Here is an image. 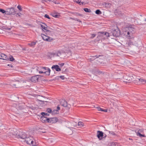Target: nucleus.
Instances as JSON below:
<instances>
[{"mask_svg":"<svg viewBox=\"0 0 146 146\" xmlns=\"http://www.w3.org/2000/svg\"><path fill=\"white\" fill-rule=\"evenodd\" d=\"M17 137L20 139L24 140L27 143L30 145L32 146L36 145V143L33 137L27 134L24 132H21Z\"/></svg>","mask_w":146,"mask_h":146,"instance_id":"obj_1","label":"nucleus"},{"mask_svg":"<svg viewBox=\"0 0 146 146\" xmlns=\"http://www.w3.org/2000/svg\"><path fill=\"white\" fill-rule=\"evenodd\" d=\"M16 11L13 7L8 8L6 10V14L7 15H14Z\"/></svg>","mask_w":146,"mask_h":146,"instance_id":"obj_2","label":"nucleus"},{"mask_svg":"<svg viewBox=\"0 0 146 146\" xmlns=\"http://www.w3.org/2000/svg\"><path fill=\"white\" fill-rule=\"evenodd\" d=\"M133 78V76L131 74L126 75L123 76V81L126 82H129Z\"/></svg>","mask_w":146,"mask_h":146,"instance_id":"obj_3","label":"nucleus"},{"mask_svg":"<svg viewBox=\"0 0 146 146\" xmlns=\"http://www.w3.org/2000/svg\"><path fill=\"white\" fill-rule=\"evenodd\" d=\"M41 114L42 115L40 118L41 121L43 123H48V118L44 116L47 115V113L44 112H42Z\"/></svg>","mask_w":146,"mask_h":146,"instance_id":"obj_4","label":"nucleus"},{"mask_svg":"<svg viewBox=\"0 0 146 146\" xmlns=\"http://www.w3.org/2000/svg\"><path fill=\"white\" fill-rule=\"evenodd\" d=\"M111 33L113 36L118 37L120 35V31L118 29L115 30L113 29Z\"/></svg>","mask_w":146,"mask_h":146,"instance_id":"obj_5","label":"nucleus"},{"mask_svg":"<svg viewBox=\"0 0 146 146\" xmlns=\"http://www.w3.org/2000/svg\"><path fill=\"white\" fill-rule=\"evenodd\" d=\"M40 78L39 75H37L36 76H34L32 77L30 80L31 82L34 83L37 82H38V81Z\"/></svg>","mask_w":146,"mask_h":146,"instance_id":"obj_6","label":"nucleus"},{"mask_svg":"<svg viewBox=\"0 0 146 146\" xmlns=\"http://www.w3.org/2000/svg\"><path fill=\"white\" fill-rule=\"evenodd\" d=\"M41 36L43 39L46 41L50 42L51 41L53 40V39L50 37L47 36L43 34H41Z\"/></svg>","mask_w":146,"mask_h":146,"instance_id":"obj_7","label":"nucleus"},{"mask_svg":"<svg viewBox=\"0 0 146 146\" xmlns=\"http://www.w3.org/2000/svg\"><path fill=\"white\" fill-rule=\"evenodd\" d=\"M141 133H144V129H141L139 130L137 133V136H139L140 137H146L145 135L142 134Z\"/></svg>","mask_w":146,"mask_h":146,"instance_id":"obj_8","label":"nucleus"},{"mask_svg":"<svg viewBox=\"0 0 146 146\" xmlns=\"http://www.w3.org/2000/svg\"><path fill=\"white\" fill-rule=\"evenodd\" d=\"M98 34L99 36H102L104 37H105V36L108 37L110 36L109 33L107 32H99Z\"/></svg>","mask_w":146,"mask_h":146,"instance_id":"obj_9","label":"nucleus"},{"mask_svg":"<svg viewBox=\"0 0 146 146\" xmlns=\"http://www.w3.org/2000/svg\"><path fill=\"white\" fill-rule=\"evenodd\" d=\"M128 29L130 32L132 33L133 34L135 32V26L133 25H130L128 27Z\"/></svg>","mask_w":146,"mask_h":146,"instance_id":"obj_10","label":"nucleus"},{"mask_svg":"<svg viewBox=\"0 0 146 146\" xmlns=\"http://www.w3.org/2000/svg\"><path fill=\"white\" fill-rule=\"evenodd\" d=\"M48 123H55L57 121V119L56 117L48 118Z\"/></svg>","mask_w":146,"mask_h":146,"instance_id":"obj_11","label":"nucleus"},{"mask_svg":"<svg viewBox=\"0 0 146 146\" xmlns=\"http://www.w3.org/2000/svg\"><path fill=\"white\" fill-rule=\"evenodd\" d=\"M133 45V42L131 40H129L126 43L124 46L125 48H128L129 47H131Z\"/></svg>","mask_w":146,"mask_h":146,"instance_id":"obj_12","label":"nucleus"},{"mask_svg":"<svg viewBox=\"0 0 146 146\" xmlns=\"http://www.w3.org/2000/svg\"><path fill=\"white\" fill-rule=\"evenodd\" d=\"M0 59L5 60H9V58H7V56L5 54L3 53L0 54Z\"/></svg>","mask_w":146,"mask_h":146,"instance_id":"obj_13","label":"nucleus"},{"mask_svg":"<svg viewBox=\"0 0 146 146\" xmlns=\"http://www.w3.org/2000/svg\"><path fill=\"white\" fill-rule=\"evenodd\" d=\"M43 24L42 25L41 24H40V25L41 26V27H42V28L43 30L44 31H47L49 32H50L51 31H50L49 30H47V28L46 27V25L44 23H43Z\"/></svg>","mask_w":146,"mask_h":146,"instance_id":"obj_14","label":"nucleus"},{"mask_svg":"<svg viewBox=\"0 0 146 146\" xmlns=\"http://www.w3.org/2000/svg\"><path fill=\"white\" fill-rule=\"evenodd\" d=\"M97 137L100 140L101 139L100 137H102L103 136V133L100 131H98L97 132Z\"/></svg>","mask_w":146,"mask_h":146,"instance_id":"obj_15","label":"nucleus"},{"mask_svg":"<svg viewBox=\"0 0 146 146\" xmlns=\"http://www.w3.org/2000/svg\"><path fill=\"white\" fill-rule=\"evenodd\" d=\"M52 69H54L57 71H61V69L59 68V66L58 65H53L52 67Z\"/></svg>","mask_w":146,"mask_h":146,"instance_id":"obj_16","label":"nucleus"},{"mask_svg":"<svg viewBox=\"0 0 146 146\" xmlns=\"http://www.w3.org/2000/svg\"><path fill=\"white\" fill-rule=\"evenodd\" d=\"M13 131H14L13 132V134H12V137H14V136H15L16 138H17L19 139H20V138H19L17 137V135H17V133L16 131V130L15 129H12Z\"/></svg>","mask_w":146,"mask_h":146,"instance_id":"obj_17","label":"nucleus"},{"mask_svg":"<svg viewBox=\"0 0 146 146\" xmlns=\"http://www.w3.org/2000/svg\"><path fill=\"white\" fill-rule=\"evenodd\" d=\"M40 68H39L37 66H35L33 68V70L32 71H33L35 72H39V70H40Z\"/></svg>","mask_w":146,"mask_h":146,"instance_id":"obj_18","label":"nucleus"},{"mask_svg":"<svg viewBox=\"0 0 146 146\" xmlns=\"http://www.w3.org/2000/svg\"><path fill=\"white\" fill-rule=\"evenodd\" d=\"M101 56L100 55H96L95 56H93L91 57V58H90L89 59V60L90 61H92L94 60L95 58H94L96 57V58H98L99 57Z\"/></svg>","mask_w":146,"mask_h":146,"instance_id":"obj_19","label":"nucleus"},{"mask_svg":"<svg viewBox=\"0 0 146 146\" xmlns=\"http://www.w3.org/2000/svg\"><path fill=\"white\" fill-rule=\"evenodd\" d=\"M95 74L96 76H98V75H100V74H103L104 73L103 72H102L99 71V70H98L96 71L95 72Z\"/></svg>","mask_w":146,"mask_h":146,"instance_id":"obj_20","label":"nucleus"},{"mask_svg":"<svg viewBox=\"0 0 146 146\" xmlns=\"http://www.w3.org/2000/svg\"><path fill=\"white\" fill-rule=\"evenodd\" d=\"M13 132L14 131H13L12 129L10 131L7 132V134L9 136L12 137L13 134Z\"/></svg>","mask_w":146,"mask_h":146,"instance_id":"obj_21","label":"nucleus"},{"mask_svg":"<svg viewBox=\"0 0 146 146\" xmlns=\"http://www.w3.org/2000/svg\"><path fill=\"white\" fill-rule=\"evenodd\" d=\"M59 111L57 110H54L52 112V115H55L58 113Z\"/></svg>","mask_w":146,"mask_h":146,"instance_id":"obj_22","label":"nucleus"},{"mask_svg":"<svg viewBox=\"0 0 146 146\" xmlns=\"http://www.w3.org/2000/svg\"><path fill=\"white\" fill-rule=\"evenodd\" d=\"M111 146H119L118 143L115 142H111Z\"/></svg>","mask_w":146,"mask_h":146,"instance_id":"obj_23","label":"nucleus"},{"mask_svg":"<svg viewBox=\"0 0 146 146\" xmlns=\"http://www.w3.org/2000/svg\"><path fill=\"white\" fill-rule=\"evenodd\" d=\"M79 1V0H74L73 1L80 5H81L82 4H83V3H84L81 2V1Z\"/></svg>","mask_w":146,"mask_h":146,"instance_id":"obj_24","label":"nucleus"},{"mask_svg":"<svg viewBox=\"0 0 146 146\" xmlns=\"http://www.w3.org/2000/svg\"><path fill=\"white\" fill-rule=\"evenodd\" d=\"M50 69H48V70L46 71H44V74L47 75H50Z\"/></svg>","mask_w":146,"mask_h":146,"instance_id":"obj_25","label":"nucleus"},{"mask_svg":"<svg viewBox=\"0 0 146 146\" xmlns=\"http://www.w3.org/2000/svg\"><path fill=\"white\" fill-rule=\"evenodd\" d=\"M52 17H55L56 18H58L59 17V15L57 14H56L55 13H52Z\"/></svg>","mask_w":146,"mask_h":146,"instance_id":"obj_26","label":"nucleus"},{"mask_svg":"<svg viewBox=\"0 0 146 146\" xmlns=\"http://www.w3.org/2000/svg\"><path fill=\"white\" fill-rule=\"evenodd\" d=\"M36 44V42H32L28 44V45L30 46H35Z\"/></svg>","mask_w":146,"mask_h":146,"instance_id":"obj_27","label":"nucleus"},{"mask_svg":"<svg viewBox=\"0 0 146 146\" xmlns=\"http://www.w3.org/2000/svg\"><path fill=\"white\" fill-rule=\"evenodd\" d=\"M78 126L80 127H83L84 126V123L81 121H79L78 122Z\"/></svg>","mask_w":146,"mask_h":146,"instance_id":"obj_28","label":"nucleus"},{"mask_svg":"<svg viewBox=\"0 0 146 146\" xmlns=\"http://www.w3.org/2000/svg\"><path fill=\"white\" fill-rule=\"evenodd\" d=\"M84 10L85 12H86L90 13L91 12V11L90 10V9H88L87 8H84Z\"/></svg>","mask_w":146,"mask_h":146,"instance_id":"obj_29","label":"nucleus"},{"mask_svg":"<svg viewBox=\"0 0 146 146\" xmlns=\"http://www.w3.org/2000/svg\"><path fill=\"white\" fill-rule=\"evenodd\" d=\"M96 14L100 15L102 14V12L99 10H97L95 12Z\"/></svg>","mask_w":146,"mask_h":146,"instance_id":"obj_30","label":"nucleus"},{"mask_svg":"<svg viewBox=\"0 0 146 146\" xmlns=\"http://www.w3.org/2000/svg\"><path fill=\"white\" fill-rule=\"evenodd\" d=\"M40 68L42 69V70L43 72L46 71L48 70V69H49V68H46L45 67L41 68L40 67Z\"/></svg>","mask_w":146,"mask_h":146,"instance_id":"obj_31","label":"nucleus"},{"mask_svg":"<svg viewBox=\"0 0 146 146\" xmlns=\"http://www.w3.org/2000/svg\"><path fill=\"white\" fill-rule=\"evenodd\" d=\"M130 32V31H128L127 33V35H129V37L131 38V36L133 34L131 33V32Z\"/></svg>","mask_w":146,"mask_h":146,"instance_id":"obj_32","label":"nucleus"},{"mask_svg":"<svg viewBox=\"0 0 146 146\" xmlns=\"http://www.w3.org/2000/svg\"><path fill=\"white\" fill-rule=\"evenodd\" d=\"M62 105L64 107H66L67 106V102L65 101H64V104H62Z\"/></svg>","mask_w":146,"mask_h":146,"instance_id":"obj_33","label":"nucleus"},{"mask_svg":"<svg viewBox=\"0 0 146 146\" xmlns=\"http://www.w3.org/2000/svg\"><path fill=\"white\" fill-rule=\"evenodd\" d=\"M139 81L145 82V83H146V80L142 78L139 79Z\"/></svg>","mask_w":146,"mask_h":146,"instance_id":"obj_34","label":"nucleus"},{"mask_svg":"<svg viewBox=\"0 0 146 146\" xmlns=\"http://www.w3.org/2000/svg\"><path fill=\"white\" fill-rule=\"evenodd\" d=\"M54 55H56L57 56H59L61 55V52L60 51H58L57 53L56 54H54Z\"/></svg>","mask_w":146,"mask_h":146,"instance_id":"obj_35","label":"nucleus"},{"mask_svg":"<svg viewBox=\"0 0 146 146\" xmlns=\"http://www.w3.org/2000/svg\"><path fill=\"white\" fill-rule=\"evenodd\" d=\"M0 12H1L2 13H5V14H6V10L5 11L4 9H0Z\"/></svg>","mask_w":146,"mask_h":146,"instance_id":"obj_36","label":"nucleus"},{"mask_svg":"<svg viewBox=\"0 0 146 146\" xmlns=\"http://www.w3.org/2000/svg\"><path fill=\"white\" fill-rule=\"evenodd\" d=\"M9 60L11 61H13L15 59L12 56H11L9 58Z\"/></svg>","mask_w":146,"mask_h":146,"instance_id":"obj_37","label":"nucleus"},{"mask_svg":"<svg viewBox=\"0 0 146 146\" xmlns=\"http://www.w3.org/2000/svg\"><path fill=\"white\" fill-rule=\"evenodd\" d=\"M109 133L111 135H115L116 134L115 133H114V132L112 131H109Z\"/></svg>","mask_w":146,"mask_h":146,"instance_id":"obj_38","label":"nucleus"},{"mask_svg":"<svg viewBox=\"0 0 146 146\" xmlns=\"http://www.w3.org/2000/svg\"><path fill=\"white\" fill-rule=\"evenodd\" d=\"M97 108L98 109V111H104V110L102 109L100 107H97Z\"/></svg>","mask_w":146,"mask_h":146,"instance_id":"obj_39","label":"nucleus"},{"mask_svg":"<svg viewBox=\"0 0 146 146\" xmlns=\"http://www.w3.org/2000/svg\"><path fill=\"white\" fill-rule=\"evenodd\" d=\"M47 112L48 113H50L51 112H52V110H51L50 109V108H48L47 110Z\"/></svg>","mask_w":146,"mask_h":146,"instance_id":"obj_40","label":"nucleus"},{"mask_svg":"<svg viewBox=\"0 0 146 146\" xmlns=\"http://www.w3.org/2000/svg\"><path fill=\"white\" fill-rule=\"evenodd\" d=\"M17 15H16L17 17H21V13H17L16 14Z\"/></svg>","mask_w":146,"mask_h":146,"instance_id":"obj_41","label":"nucleus"},{"mask_svg":"<svg viewBox=\"0 0 146 146\" xmlns=\"http://www.w3.org/2000/svg\"><path fill=\"white\" fill-rule=\"evenodd\" d=\"M44 17L47 18L49 19H50V18L49 17V15L47 14H46L44 16Z\"/></svg>","mask_w":146,"mask_h":146,"instance_id":"obj_42","label":"nucleus"},{"mask_svg":"<svg viewBox=\"0 0 146 146\" xmlns=\"http://www.w3.org/2000/svg\"><path fill=\"white\" fill-rule=\"evenodd\" d=\"M17 8L20 10V11H22L21 7L20 5H18L17 6Z\"/></svg>","mask_w":146,"mask_h":146,"instance_id":"obj_43","label":"nucleus"},{"mask_svg":"<svg viewBox=\"0 0 146 146\" xmlns=\"http://www.w3.org/2000/svg\"><path fill=\"white\" fill-rule=\"evenodd\" d=\"M60 77L62 80H64L65 78L64 76H60Z\"/></svg>","mask_w":146,"mask_h":146,"instance_id":"obj_44","label":"nucleus"},{"mask_svg":"<svg viewBox=\"0 0 146 146\" xmlns=\"http://www.w3.org/2000/svg\"><path fill=\"white\" fill-rule=\"evenodd\" d=\"M59 65L61 67L63 66L64 65V63H62L60 64H59Z\"/></svg>","mask_w":146,"mask_h":146,"instance_id":"obj_45","label":"nucleus"},{"mask_svg":"<svg viewBox=\"0 0 146 146\" xmlns=\"http://www.w3.org/2000/svg\"><path fill=\"white\" fill-rule=\"evenodd\" d=\"M38 72L40 74L44 73V72H43V70H42V71H39V70Z\"/></svg>","mask_w":146,"mask_h":146,"instance_id":"obj_46","label":"nucleus"},{"mask_svg":"<svg viewBox=\"0 0 146 146\" xmlns=\"http://www.w3.org/2000/svg\"><path fill=\"white\" fill-rule=\"evenodd\" d=\"M7 66H9L11 67H13V66L12 64H8L7 65Z\"/></svg>","mask_w":146,"mask_h":146,"instance_id":"obj_47","label":"nucleus"},{"mask_svg":"<svg viewBox=\"0 0 146 146\" xmlns=\"http://www.w3.org/2000/svg\"><path fill=\"white\" fill-rule=\"evenodd\" d=\"M92 36H91V37H94L95 36H96V35L94 34H93L92 35Z\"/></svg>","mask_w":146,"mask_h":146,"instance_id":"obj_48","label":"nucleus"},{"mask_svg":"<svg viewBox=\"0 0 146 146\" xmlns=\"http://www.w3.org/2000/svg\"><path fill=\"white\" fill-rule=\"evenodd\" d=\"M57 110H58H58H60V107L59 106H58L57 107Z\"/></svg>","mask_w":146,"mask_h":146,"instance_id":"obj_49","label":"nucleus"},{"mask_svg":"<svg viewBox=\"0 0 146 146\" xmlns=\"http://www.w3.org/2000/svg\"><path fill=\"white\" fill-rule=\"evenodd\" d=\"M70 19L74 20L76 21V20H77V19L76 18H70Z\"/></svg>","mask_w":146,"mask_h":146,"instance_id":"obj_50","label":"nucleus"},{"mask_svg":"<svg viewBox=\"0 0 146 146\" xmlns=\"http://www.w3.org/2000/svg\"><path fill=\"white\" fill-rule=\"evenodd\" d=\"M76 21H77L79 22H81V23L82 22V21H80V20H79V19H77V20H76Z\"/></svg>","mask_w":146,"mask_h":146,"instance_id":"obj_51","label":"nucleus"},{"mask_svg":"<svg viewBox=\"0 0 146 146\" xmlns=\"http://www.w3.org/2000/svg\"><path fill=\"white\" fill-rule=\"evenodd\" d=\"M41 101H42V102H47L48 101H46V100H41Z\"/></svg>","mask_w":146,"mask_h":146,"instance_id":"obj_52","label":"nucleus"},{"mask_svg":"<svg viewBox=\"0 0 146 146\" xmlns=\"http://www.w3.org/2000/svg\"><path fill=\"white\" fill-rule=\"evenodd\" d=\"M78 15H79V16H82V15L80 14H78Z\"/></svg>","mask_w":146,"mask_h":146,"instance_id":"obj_53","label":"nucleus"},{"mask_svg":"<svg viewBox=\"0 0 146 146\" xmlns=\"http://www.w3.org/2000/svg\"><path fill=\"white\" fill-rule=\"evenodd\" d=\"M105 111V112H107V110H104V111Z\"/></svg>","mask_w":146,"mask_h":146,"instance_id":"obj_54","label":"nucleus"},{"mask_svg":"<svg viewBox=\"0 0 146 146\" xmlns=\"http://www.w3.org/2000/svg\"><path fill=\"white\" fill-rule=\"evenodd\" d=\"M7 29H8V30H10L11 29L7 28Z\"/></svg>","mask_w":146,"mask_h":146,"instance_id":"obj_55","label":"nucleus"},{"mask_svg":"<svg viewBox=\"0 0 146 146\" xmlns=\"http://www.w3.org/2000/svg\"><path fill=\"white\" fill-rule=\"evenodd\" d=\"M143 84H145V82H143Z\"/></svg>","mask_w":146,"mask_h":146,"instance_id":"obj_56","label":"nucleus"},{"mask_svg":"<svg viewBox=\"0 0 146 146\" xmlns=\"http://www.w3.org/2000/svg\"><path fill=\"white\" fill-rule=\"evenodd\" d=\"M145 21H146V19H145Z\"/></svg>","mask_w":146,"mask_h":146,"instance_id":"obj_57","label":"nucleus"},{"mask_svg":"<svg viewBox=\"0 0 146 146\" xmlns=\"http://www.w3.org/2000/svg\"><path fill=\"white\" fill-rule=\"evenodd\" d=\"M145 131L146 132V130H145Z\"/></svg>","mask_w":146,"mask_h":146,"instance_id":"obj_58","label":"nucleus"}]
</instances>
